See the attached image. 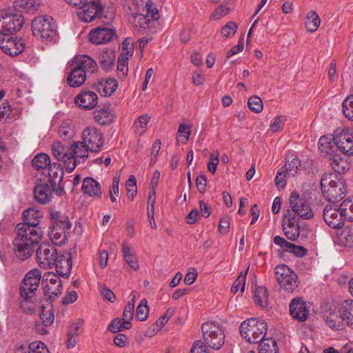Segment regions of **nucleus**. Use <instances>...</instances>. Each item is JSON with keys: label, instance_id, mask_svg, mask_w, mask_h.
I'll return each mask as SVG.
<instances>
[{"label": "nucleus", "instance_id": "nucleus-1", "mask_svg": "<svg viewBox=\"0 0 353 353\" xmlns=\"http://www.w3.org/2000/svg\"><path fill=\"white\" fill-rule=\"evenodd\" d=\"M17 236L13 244L16 256L21 261L30 258L34 252V247L42 236L41 229L30 228L26 224L17 225Z\"/></svg>", "mask_w": 353, "mask_h": 353}, {"label": "nucleus", "instance_id": "nucleus-2", "mask_svg": "<svg viewBox=\"0 0 353 353\" xmlns=\"http://www.w3.org/2000/svg\"><path fill=\"white\" fill-rule=\"evenodd\" d=\"M323 319L330 328L342 330L345 325L353 328V299H347L324 312Z\"/></svg>", "mask_w": 353, "mask_h": 353}, {"label": "nucleus", "instance_id": "nucleus-3", "mask_svg": "<svg viewBox=\"0 0 353 353\" xmlns=\"http://www.w3.org/2000/svg\"><path fill=\"white\" fill-rule=\"evenodd\" d=\"M50 218L52 219L50 236L53 244L63 245L67 240V234L71 229L72 223L68 217L59 211L51 210Z\"/></svg>", "mask_w": 353, "mask_h": 353}, {"label": "nucleus", "instance_id": "nucleus-4", "mask_svg": "<svg viewBox=\"0 0 353 353\" xmlns=\"http://www.w3.org/2000/svg\"><path fill=\"white\" fill-rule=\"evenodd\" d=\"M62 179L63 178L40 179L34 190L35 200L42 204H46L51 200L52 191L58 195L63 194L64 190L61 185Z\"/></svg>", "mask_w": 353, "mask_h": 353}, {"label": "nucleus", "instance_id": "nucleus-5", "mask_svg": "<svg viewBox=\"0 0 353 353\" xmlns=\"http://www.w3.org/2000/svg\"><path fill=\"white\" fill-rule=\"evenodd\" d=\"M241 336L250 343H257L265 337L267 323L259 318H250L241 323L239 327Z\"/></svg>", "mask_w": 353, "mask_h": 353}, {"label": "nucleus", "instance_id": "nucleus-6", "mask_svg": "<svg viewBox=\"0 0 353 353\" xmlns=\"http://www.w3.org/2000/svg\"><path fill=\"white\" fill-rule=\"evenodd\" d=\"M32 30L34 37L42 42H50L57 36L56 25L50 16L44 15L35 17L32 23Z\"/></svg>", "mask_w": 353, "mask_h": 353}, {"label": "nucleus", "instance_id": "nucleus-7", "mask_svg": "<svg viewBox=\"0 0 353 353\" xmlns=\"http://www.w3.org/2000/svg\"><path fill=\"white\" fill-rule=\"evenodd\" d=\"M160 18L159 11L152 0H145L142 8V12L134 16V23L137 28L149 29Z\"/></svg>", "mask_w": 353, "mask_h": 353}, {"label": "nucleus", "instance_id": "nucleus-8", "mask_svg": "<svg viewBox=\"0 0 353 353\" xmlns=\"http://www.w3.org/2000/svg\"><path fill=\"white\" fill-rule=\"evenodd\" d=\"M321 187L323 196L333 202L342 199L346 192L343 178H322Z\"/></svg>", "mask_w": 353, "mask_h": 353}, {"label": "nucleus", "instance_id": "nucleus-9", "mask_svg": "<svg viewBox=\"0 0 353 353\" xmlns=\"http://www.w3.org/2000/svg\"><path fill=\"white\" fill-rule=\"evenodd\" d=\"M205 342L212 348L219 350L225 342V334L221 326L214 322H206L202 325Z\"/></svg>", "mask_w": 353, "mask_h": 353}, {"label": "nucleus", "instance_id": "nucleus-10", "mask_svg": "<svg viewBox=\"0 0 353 353\" xmlns=\"http://www.w3.org/2000/svg\"><path fill=\"white\" fill-rule=\"evenodd\" d=\"M41 278V272L38 268L28 271L21 281L20 296L23 299H33L38 290Z\"/></svg>", "mask_w": 353, "mask_h": 353}, {"label": "nucleus", "instance_id": "nucleus-11", "mask_svg": "<svg viewBox=\"0 0 353 353\" xmlns=\"http://www.w3.org/2000/svg\"><path fill=\"white\" fill-rule=\"evenodd\" d=\"M274 274L276 281L284 290L292 292L298 287L297 275L288 265H277L274 269Z\"/></svg>", "mask_w": 353, "mask_h": 353}, {"label": "nucleus", "instance_id": "nucleus-12", "mask_svg": "<svg viewBox=\"0 0 353 353\" xmlns=\"http://www.w3.org/2000/svg\"><path fill=\"white\" fill-rule=\"evenodd\" d=\"M24 23V18L19 14L0 10V35H10L19 31Z\"/></svg>", "mask_w": 353, "mask_h": 353}, {"label": "nucleus", "instance_id": "nucleus-13", "mask_svg": "<svg viewBox=\"0 0 353 353\" xmlns=\"http://www.w3.org/2000/svg\"><path fill=\"white\" fill-rule=\"evenodd\" d=\"M59 254L54 245L48 242L41 243L37 250V262L40 268L46 270L52 269L56 263Z\"/></svg>", "mask_w": 353, "mask_h": 353}, {"label": "nucleus", "instance_id": "nucleus-14", "mask_svg": "<svg viewBox=\"0 0 353 353\" xmlns=\"http://www.w3.org/2000/svg\"><path fill=\"white\" fill-rule=\"evenodd\" d=\"M52 156L57 161H64V166L68 173L72 172L76 168V160L72 157L71 148L68 144H63L59 141H55L51 144Z\"/></svg>", "mask_w": 353, "mask_h": 353}, {"label": "nucleus", "instance_id": "nucleus-15", "mask_svg": "<svg viewBox=\"0 0 353 353\" xmlns=\"http://www.w3.org/2000/svg\"><path fill=\"white\" fill-rule=\"evenodd\" d=\"M289 205L292 210L303 219H310L314 216L308 200L305 196L300 195L296 191L291 193L289 197Z\"/></svg>", "mask_w": 353, "mask_h": 353}, {"label": "nucleus", "instance_id": "nucleus-16", "mask_svg": "<svg viewBox=\"0 0 353 353\" xmlns=\"http://www.w3.org/2000/svg\"><path fill=\"white\" fill-rule=\"evenodd\" d=\"M78 9L79 10L77 12L79 19L86 23H90L96 18L106 17L103 14V10L99 0H88Z\"/></svg>", "mask_w": 353, "mask_h": 353}, {"label": "nucleus", "instance_id": "nucleus-17", "mask_svg": "<svg viewBox=\"0 0 353 353\" xmlns=\"http://www.w3.org/2000/svg\"><path fill=\"white\" fill-rule=\"evenodd\" d=\"M134 54V43L131 39H125L121 44V52L118 58V77L123 80L128 72V61Z\"/></svg>", "mask_w": 353, "mask_h": 353}, {"label": "nucleus", "instance_id": "nucleus-18", "mask_svg": "<svg viewBox=\"0 0 353 353\" xmlns=\"http://www.w3.org/2000/svg\"><path fill=\"white\" fill-rule=\"evenodd\" d=\"M339 150L346 156L353 155V132L348 129L337 130L332 139Z\"/></svg>", "mask_w": 353, "mask_h": 353}, {"label": "nucleus", "instance_id": "nucleus-19", "mask_svg": "<svg viewBox=\"0 0 353 353\" xmlns=\"http://www.w3.org/2000/svg\"><path fill=\"white\" fill-rule=\"evenodd\" d=\"M0 48L6 54L14 57L24 50L25 42L21 37L0 35Z\"/></svg>", "mask_w": 353, "mask_h": 353}, {"label": "nucleus", "instance_id": "nucleus-20", "mask_svg": "<svg viewBox=\"0 0 353 353\" xmlns=\"http://www.w3.org/2000/svg\"><path fill=\"white\" fill-rule=\"evenodd\" d=\"M43 277L45 295L52 300L59 297L61 294L63 288L60 278L53 272H48Z\"/></svg>", "mask_w": 353, "mask_h": 353}, {"label": "nucleus", "instance_id": "nucleus-21", "mask_svg": "<svg viewBox=\"0 0 353 353\" xmlns=\"http://www.w3.org/2000/svg\"><path fill=\"white\" fill-rule=\"evenodd\" d=\"M82 138L91 152H99L103 145L102 133L94 127L85 128L82 132Z\"/></svg>", "mask_w": 353, "mask_h": 353}, {"label": "nucleus", "instance_id": "nucleus-22", "mask_svg": "<svg viewBox=\"0 0 353 353\" xmlns=\"http://www.w3.org/2000/svg\"><path fill=\"white\" fill-rule=\"evenodd\" d=\"M323 219L331 228L339 229L344 225L345 216L341 213V208L327 205L323 210Z\"/></svg>", "mask_w": 353, "mask_h": 353}, {"label": "nucleus", "instance_id": "nucleus-23", "mask_svg": "<svg viewBox=\"0 0 353 353\" xmlns=\"http://www.w3.org/2000/svg\"><path fill=\"white\" fill-rule=\"evenodd\" d=\"M300 167L301 161L297 155L294 152H289L286 154L284 166L278 170L276 176H294L300 174Z\"/></svg>", "mask_w": 353, "mask_h": 353}, {"label": "nucleus", "instance_id": "nucleus-24", "mask_svg": "<svg viewBox=\"0 0 353 353\" xmlns=\"http://www.w3.org/2000/svg\"><path fill=\"white\" fill-rule=\"evenodd\" d=\"M290 312L291 316L299 321H305L309 315V307L300 297H296L291 301L290 304Z\"/></svg>", "mask_w": 353, "mask_h": 353}, {"label": "nucleus", "instance_id": "nucleus-25", "mask_svg": "<svg viewBox=\"0 0 353 353\" xmlns=\"http://www.w3.org/2000/svg\"><path fill=\"white\" fill-rule=\"evenodd\" d=\"M115 36L112 29L107 28H97L89 33V40L95 44H102L110 41Z\"/></svg>", "mask_w": 353, "mask_h": 353}, {"label": "nucleus", "instance_id": "nucleus-26", "mask_svg": "<svg viewBox=\"0 0 353 353\" xmlns=\"http://www.w3.org/2000/svg\"><path fill=\"white\" fill-rule=\"evenodd\" d=\"M75 103L82 108L92 110L98 103V96L94 91L85 90L76 97Z\"/></svg>", "mask_w": 353, "mask_h": 353}, {"label": "nucleus", "instance_id": "nucleus-27", "mask_svg": "<svg viewBox=\"0 0 353 353\" xmlns=\"http://www.w3.org/2000/svg\"><path fill=\"white\" fill-rule=\"evenodd\" d=\"M93 113L95 121L101 125H110L115 120L113 109L109 105L99 107Z\"/></svg>", "mask_w": 353, "mask_h": 353}, {"label": "nucleus", "instance_id": "nucleus-28", "mask_svg": "<svg viewBox=\"0 0 353 353\" xmlns=\"http://www.w3.org/2000/svg\"><path fill=\"white\" fill-rule=\"evenodd\" d=\"M73 62L74 67L83 70L87 75L94 73L98 68L97 62L92 57L86 54L76 56Z\"/></svg>", "mask_w": 353, "mask_h": 353}, {"label": "nucleus", "instance_id": "nucleus-29", "mask_svg": "<svg viewBox=\"0 0 353 353\" xmlns=\"http://www.w3.org/2000/svg\"><path fill=\"white\" fill-rule=\"evenodd\" d=\"M57 272L61 276H68L72 269V258L69 252H59L54 266Z\"/></svg>", "mask_w": 353, "mask_h": 353}, {"label": "nucleus", "instance_id": "nucleus-30", "mask_svg": "<svg viewBox=\"0 0 353 353\" xmlns=\"http://www.w3.org/2000/svg\"><path fill=\"white\" fill-rule=\"evenodd\" d=\"M287 216H284L282 223V228L286 237L291 240H296L300 235V228L299 223L295 217L289 216L288 221H285Z\"/></svg>", "mask_w": 353, "mask_h": 353}, {"label": "nucleus", "instance_id": "nucleus-31", "mask_svg": "<svg viewBox=\"0 0 353 353\" xmlns=\"http://www.w3.org/2000/svg\"><path fill=\"white\" fill-rule=\"evenodd\" d=\"M116 59V54L110 48H103L98 52V60L101 68L105 70L112 69Z\"/></svg>", "mask_w": 353, "mask_h": 353}, {"label": "nucleus", "instance_id": "nucleus-32", "mask_svg": "<svg viewBox=\"0 0 353 353\" xmlns=\"http://www.w3.org/2000/svg\"><path fill=\"white\" fill-rule=\"evenodd\" d=\"M82 192L90 196L100 197L102 192L100 184L94 178H84L82 182Z\"/></svg>", "mask_w": 353, "mask_h": 353}, {"label": "nucleus", "instance_id": "nucleus-33", "mask_svg": "<svg viewBox=\"0 0 353 353\" xmlns=\"http://www.w3.org/2000/svg\"><path fill=\"white\" fill-rule=\"evenodd\" d=\"M23 216L25 222L22 224H26L30 228H34V229H40L38 228V225L43 217L41 211L29 208L23 211Z\"/></svg>", "mask_w": 353, "mask_h": 353}, {"label": "nucleus", "instance_id": "nucleus-34", "mask_svg": "<svg viewBox=\"0 0 353 353\" xmlns=\"http://www.w3.org/2000/svg\"><path fill=\"white\" fill-rule=\"evenodd\" d=\"M87 74L83 70L74 66L68 76L67 82L71 87L77 88L84 83Z\"/></svg>", "mask_w": 353, "mask_h": 353}, {"label": "nucleus", "instance_id": "nucleus-35", "mask_svg": "<svg viewBox=\"0 0 353 353\" xmlns=\"http://www.w3.org/2000/svg\"><path fill=\"white\" fill-rule=\"evenodd\" d=\"M70 148L72 150V154L74 159L76 160V164L80 163L81 159L83 161L88 159L90 148L83 141L75 142Z\"/></svg>", "mask_w": 353, "mask_h": 353}, {"label": "nucleus", "instance_id": "nucleus-36", "mask_svg": "<svg viewBox=\"0 0 353 353\" xmlns=\"http://www.w3.org/2000/svg\"><path fill=\"white\" fill-rule=\"evenodd\" d=\"M40 5V0H15L13 3L15 10L25 12H34Z\"/></svg>", "mask_w": 353, "mask_h": 353}, {"label": "nucleus", "instance_id": "nucleus-37", "mask_svg": "<svg viewBox=\"0 0 353 353\" xmlns=\"http://www.w3.org/2000/svg\"><path fill=\"white\" fill-rule=\"evenodd\" d=\"M118 86L117 81L115 79L109 78L105 81H102L97 85L98 92L103 96H110L116 90Z\"/></svg>", "mask_w": 353, "mask_h": 353}, {"label": "nucleus", "instance_id": "nucleus-38", "mask_svg": "<svg viewBox=\"0 0 353 353\" xmlns=\"http://www.w3.org/2000/svg\"><path fill=\"white\" fill-rule=\"evenodd\" d=\"M254 301L256 305L266 307L268 305V290L263 286H258L254 290Z\"/></svg>", "mask_w": 353, "mask_h": 353}, {"label": "nucleus", "instance_id": "nucleus-39", "mask_svg": "<svg viewBox=\"0 0 353 353\" xmlns=\"http://www.w3.org/2000/svg\"><path fill=\"white\" fill-rule=\"evenodd\" d=\"M50 163V158L49 155L46 153L41 152L33 157L31 165L34 170H42L48 167Z\"/></svg>", "mask_w": 353, "mask_h": 353}, {"label": "nucleus", "instance_id": "nucleus-40", "mask_svg": "<svg viewBox=\"0 0 353 353\" xmlns=\"http://www.w3.org/2000/svg\"><path fill=\"white\" fill-rule=\"evenodd\" d=\"M122 250L126 263L134 270H138L139 269V265L137 257L135 256L134 252L132 251L130 247L126 243H123Z\"/></svg>", "mask_w": 353, "mask_h": 353}, {"label": "nucleus", "instance_id": "nucleus-41", "mask_svg": "<svg viewBox=\"0 0 353 353\" xmlns=\"http://www.w3.org/2000/svg\"><path fill=\"white\" fill-rule=\"evenodd\" d=\"M259 353H278L279 348L276 342L272 338H263L260 341Z\"/></svg>", "mask_w": 353, "mask_h": 353}, {"label": "nucleus", "instance_id": "nucleus-42", "mask_svg": "<svg viewBox=\"0 0 353 353\" xmlns=\"http://www.w3.org/2000/svg\"><path fill=\"white\" fill-rule=\"evenodd\" d=\"M321 23V19L314 11H310L305 17V28L310 32H314Z\"/></svg>", "mask_w": 353, "mask_h": 353}, {"label": "nucleus", "instance_id": "nucleus-43", "mask_svg": "<svg viewBox=\"0 0 353 353\" xmlns=\"http://www.w3.org/2000/svg\"><path fill=\"white\" fill-rule=\"evenodd\" d=\"M334 241L341 246L348 247L352 242V236L348 230L337 231L334 237Z\"/></svg>", "mask_w": 353, "mask_h": 353}, {"label": "nucleus", "instance_id": "nucleus-44", "mask_svg": "<svg viewBox=\"0 0 353 353\" xmlns=\"http://www.w3.org/2000/svg\"><path fill=\"white\" fill-rule=\"evenodd\" d=\"M340 208L345 218L350 221H353V196L344 200L341 203Z\"/></svg>", "mask_w": 353, "mask_h": 353}, {"label": "nucleus", "instance_id": "nucleus-45", "mask_svg": "<svg viewBox=\"0 0 353 353\" xmlns=\"http://www.w3.org/2000/svg\"><path fill=\"white\" fill-rule=\"evenodd\" d=\"M150 119L148 114L140 116L134 123V132L139 135L143 134L146 130Z\"/></svg>", "mask_w": 353, "mask_h": 353}, {"label": "nucleus", "instance_id": "nucleus-46", "mask_svg": "<svg viewBox=\"0 0 353 353\" xmlns=\"http://www.w3.org/2000/svg\"><path fill=\"white\" fill-rule=\"evenodd\" d=\"M125 322V320L123 318H116L112 321L108 327V330L111 332L116 333L123 330L130 329L131 327V323L127 325Z\"/></svg>", "mask_w": 353, "mask_h": 353}, {"label": "nucleus", "instance_id": "nucleus-47", "mask_svg": "<svg viewBox=\"0 0 353 353\" xmlns=\"http://www.w3.org/2000/svg\"><path fill=\"white\" fill-rule=\"evenodd\" d=\"M149 307L146 299H143L140 301L136 310V318L140 321H145L149 314Z\"/></svg>", "mask_w": 353, "mask_h": 353}, {"label": "nucleus", "instance_id": "nucleus-48", "mask_svg": "<svg viewBox=\"0 0 353 353\" xmlns=\"http://www.w3.org/2000/svg\"><path fill=\"white\" fill-rule=\"evenodd\" d=\"M40 320L45 326H50L54 322V312L52 306L50 307H43L39 314Z\"/></svg>", "mask_w": 353, "mask_h": 353}, {"label": "nucleus", "instance_id": "nucleus-49", "mask_svg": "<svg viewBox=\"0 0 353 353\" xmlns=\"http://www.w3.org/2000/svg\"><path fill=\"white\" fill-rule=\"evenodd\" d=\"M342 111L347 119L353 121V94L345 99L342 104Z\"/></svg>", "mask_w": 353, "mask_h": 353}, {"label": "nucleus", "instance_id": "nucleus-50", "mask_svg": "<svg viewBox=\"0 0 353 353\" xmlns=\"http://www.w3.org/2000/svg\"><path fill=\"white\" fill-rule=\"evenodd\" d=\"M191 134L190 125L180 124L177 131V141L183 144L187 143Z\"/></svg>", "mask_w": 353, "mask_h": 353}, {"label": "nucleus", "instance_id": "nucleus-51", "mask_svg": "<svg viewBox=\"0 0 353 353\" xmlns=\"http://www.w3.org/2000/svg\"><path fill=\"white\" fill-rule=\"evenodd\" d=\"M247 275V271L245 272H241L238 278L234 282L231 291L234 294H236L238 290L240 289L241 292H243L245 287V278Z\"/></svg>", "mask_w": 353, "mask_h": 353}, {"label": "nucleus", "instance_id": "nucleus-52", "mask_svg": "<svg viewBox=\"0 0 353 353\" xmlns=\"http://www.w3.org/2000/svg\"><path fill=\"white\" fill-rule=\"evenodd\" d=\"M248 105L250 110L256 113H259L263 110V101L261 98L256 96L250 97Z\"/></svg>", "mask_w": 353, "mask_h": 353}, {"label": "nucleus", "instance_id": "nucleus-53", "mask_svg": "<svg viewBox=\"0 0 353 353\" xmlns=\"http://www.w3.org/2000/svg\"><path fill=\"white\" fill-rule=\"evenodd\" d=\"M28 349V353H50L46 344L39 341L30 343Z\"/></svg>", "mask_w": 353, "mask_h": 353}, {"label": "nucleus", "instance_id": "nucleus-54", "mask_svg": "<svg viewBox=\"0 0 353 353\" xmlns=\"http://www.w3.org/2000/svg\"><path fill=\"white\" fill-rule=\"evenodd\" d=\"M59 134L62 139H70L74 135L73 128L69 123H63L59 129Z\"/></svg>", "mask_w": 353, "mask_h": 353}, {"label": "nucleus", "instance_id": "nucleus-55", "mask_svg": "<svg viewBox=\"0 0 353 353\" xmlns=\"http://www.w3.org/2000/svg\"><path fill=\"white\" fill-rule=\"evenodd\" d=\"M126 189L128 198L133 200L137 193V181L135 178H129L126 181Z\"/></svg>", "mask_w": 353, "mask_h": 353}, {"label": "nucleus", "instance_id": "nucleus-56", "mask_svg": "<svg viewBox=\"0 0 353 353\" xmlns=\"http://www.w3.org/2000/svg\"><path fill=\"white\" fill-rule=\"evenodd\" d=\"M64 171L62 165L58 163H50L48 176H63Z\"/></svg>", "mask_w": 353, "mask_h": 353}, {"label": "nucleus", "instance_id": "nucleus-57", "mask_svg": "<svg viewBox=\"0 0 353 353\" xmlns=\"http://www.w3.org/2000/svg\"><path fill=\"white\" fill-rule=\"evenodd\" d=\"M134 305L133 303L128 302V303L125 305L123 312V319L125 320V323L127 325L131 323V321L134 316Z\"/></svg>", "mask_w": 353, "mask_h": 353}, {"label": "nucleus", "instance_id": "nucleus-58", "mask_svg": "<svg viewBox=\"0 0 353 353\" xmlns=\"http://www.w3.org/2000/svg\"><path fill=\"white\" fill-rule=\"evenodd\" d=\"M237 30V25L232 21L228 22L221 29V34L225 37H231L234 35Z\"/></svg>", "mask_w": 353, "mask_h": 353}, {"label": "nucleus", "instance_id": "nucleus-59", "mask_svg": "<svg viewBox=\"0 0 353 353\" xmlns=\"http://www.w3.org/2000/svg\"><path fill=\"white\" fill-rule=\"evenodd\" d=\"M274 243L276 245L279 246L283 251L290 252L291 249L293 247V243L287 241L284 238L280 236H276L274 238Z\"/></svg>", "mask_w": 353, "mask_h": 353}, {"label": "nucleus", "instance_id": "nucleus-60", "mask_svg": "<svg viewBox=\"0 0 353 353\" xmlns=\"http://www.w3.org/2000/svg\"><path fill=\"white\" fill-rule=\"evenodd\" d=\"M161 142L159 139H157L154 142L150 153V165H153L157 162V157L161 149Z\"/></svg>", "mask_w": 353, "mask_h": 353}, {"label": "nucleus", "instance_id": "nucleus-61", "mask_svg": "<svg viewBox=\"0 0 353 353\" xmlns=\"http://www.w3.org/2000/svg\"><path fill=\"white\" fill-rule=\"evenodd\" d=\"M33 299H23L21 301V307L24 312L32 313L35 311L36 305L33 303Z\"/></svg>", "mask_w": 353, "mask_h": 353}, {"label": "nucleus", "instance_id": "nucleus-62", "mask_svg": "<svg viewBox=\"0 0 353 353\" xmlns=\"http://www.w3.org/2000/svg\"><path fill=\"white\" fill-rule=\"evenodd\" d=\"M119 181L117 178H114L112 186L110 189L109 194L110 198L112 203L117 201V197L119 195Z\"/></svg>", "mask_w": 353, "mask_h": 353}, {"label": "nucleus", "instance_id": "nucleus-63", "mask_svg": "<svg viewBox=\"0 0 353 353\" xmlns=\"http://www.w3.org/2000/svg\"><path fill=\"white\" fill-rule=\"evenodd\" d=\"M331 165L333 168V170L339 174L345 173L346 169H347V163L345 161H337L336 160H334L331 163Z\"/></svg>", "mask_w": 353, "mask_h": 353}, {"label": "nucleus", "instance_id": "nucleus-64", "mask_svg": "<svg viewBox=\"0 0 353 353\" xmlns=\"http://www.w3.org/2000/svg\"><path fill=\"white\" fill-rule=\"evenodd\" d=\"M100 292L102 294V296L106 300L113 303L116 300V296L114 294V293L106 287L105 285H101L99 286Z\"/></svg>", "mask_w": 353, "mask_h": 353}]
</instances>
